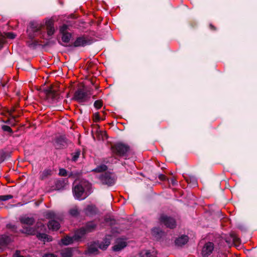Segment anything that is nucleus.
I'll return each instance as SVG.
<instances>
[{
	"instance_id": "obj_1",
	"label": "nucleus",
	"mask_w": 257,
	"mask_h": 257,
	"mask_svg": "<svg viewBox=\"0 0 257 257\" xmlns=\"http://www.w3.org/2000/svg\"><path fill=\"white\" fill-rule=\"evenodd\" d=\"M111 236L106 235L103 241L101 243L98 242H93L91 243L87 249V253L89 254H96L98 253V248L105 249L110 243Z\"/></svg>"
},
{
	"instance_id": "obj_2",
	"label": "nucleus",
	"mask_w": 257,
	"mask_h": 257,
	"mask_svg": "<svg viewBox=\"0 0 257 257\" xmlns=\"http://www.w3.org/2000/svg\"><path fill=\"white\" fill-rule=\"evenodd\" d=\"M89 188V184L85 181H81L79 184L75 185L73 189L75 198L78 200H83L86 198L88 195L86 190Z\"/></svg>"
},
{
	"instance_id": "obj_3",
	"label": "nucleus",
	"mask_w": 257,
	"mask_h": 257,
	"mask_svg": "<svg viewBox=\"0 0 257 257\" xmlns=\"http://www.w3.org/2000/svg\"><path fill=\"white\" fill-rule=\"evenodd\" d=\"M91 95V92L84 88L78 89L74 93V99L79 103L88 101Z\"/></svg>"
},
{
	"instance_id": "obj_4",
	"label": "nucleus",
	"mask_w": 257,
	"mask_h": 257,
	"mask_svg": "<svg viewBox=\"0 0 257 257\" xmlns=\"http://www.w3.org/2000/svg\"><path fill=\"white\" fill-rule=\"evenodd\" d=\"M23 232L29 235L36 234L37 237L39 239L42 240L44 241H51L52 240V238L50 236L45 233H38V231L31 227L24 228Z\"/></svg>"
},
{
	"instance_id": "obj_5",
	"label": "nucleus",
	"mask_w": 257,
	"mask_h": 257,
	"mask_svg": "<svg viewBox=\"0 0 257 257\" xmlns=\"http://www.w3.org/2000/svg\"><path fill=\"white\" fill-rule=\"evenodd\" d=\"M128 150V146L120 143H117L111 147L112 153L119 156H124Z\"/></svg>"
},
{
	"instance_id": "obj_6",
	"label": "nucleus",
	"mask_w": 257,
	"mask_h": 257,
	"mask_svg": "<svg viewBox=\"0 0 257 257\" xmlns=\"http://www.w3.org/2000/svg\"><path fill=\"white\" fill-rule=\"evenodd\" d=\"M99 179L102 183L108 186L112 185L115 181L114 175L110 173H105L101 175Z\"/></svg>"
},
{
	"instance_id": "obj_7",
	"label": "nucleus",
	"mask_w": 257,
	"mask_h": 257,
	"mask_svg": "<svg viewBox=\"0 0 257 257\" xmlns=\"http://www.w3.org/2000/svg\"><path fill=\"white\" fill-rule=\"evenodd\" d=\"M96 227V224L93 222H89L87 223L84 227H82L76 231L75 233L78 231H80L78 233L79 235H81V238L84 235V234L87 232L93 231Z\"/></svg>"
},
{
	"instance_id": "obj_8",
	"label": "nucleus",
	"mask_w": 257,
	"mask_h": 257,
	"mask_svg": "<svg viewBox=\"0 0 257 257\" xmlns=\"http://www.w3.org/2000/svg\"><path fill=\"white\" fill-rule=\"evenodd\" d=\"M160 222L170 228H173L176 226V221L171 217L165 215H162L160 218Z\"/></svg>"
},
{
	"instance_id": "obj_9",
	"label": "nucleus",
	"mask_w": 257,
	"mask_h": 257,
	"mask_svg": "<svg viewBox=\"0 0 257 257\" xmlns=\"http://www.w3.org/2000/svg\"><path fill=\"white\" fill-rule=\"evenodd\" d=\"M41 28L42 25L41 24L37 22H31L28 29V33L29 37L31 38L34 37L35 34H31V32H33L34 33H38L41 30Z\"/></svg>"
},
{
	"instance_id": "obj_10",
	"label": "nucleus",
	"mask_w": 257,
	"mask_h": 257,
	"mask_svg": "<svg viewBox=\"0 0 257 257\" xmlns=\"http://www.w3.org/2000/svg\"><path fill=\"white\" fill-rule=\"evenodd\" d=\"M80 231L75 233L74 236L71 237L67 236L61 239L62 243L64 245H67L72 243L74 241H78L81 238L82 235H79L78 233Z\"/></svg>"
},
{
	"instance_id": "obj_11",
	"label": "nucleus",
	"mask_w": 257,
	"mask_h": 257,
	"mask_svg": "<svg viewBox=\"0 0 257 257\" xmlns=\"http://www.w3.org/2000/svg\"><path fill=\"white\" fill-rule=\"evenodd\" d=\"M214 246V244L211 242L206 243L202 250V255L203 257H207L213 251Z\"/></svg>"
},
{
	"instance_id": "obj_12",
	"label": "nucleus",
	"mask_w": 257,
	"mask_h": 257,
	"mask_svg": "<svg viewBox=\"0 0 257 257\" xmlns=\"http://www.w3.org/2000/svg\"><path fill=\"white\" fill-rule=\"evenodd\" d=\"M91 44V41L86 37H79L74 42L75 47H84Z\"/></svg>"
},
{
	"instance_id": "obj_13",
	"label": "nucleus",
	"mask_w": 257,
	"mask_h": 257,
	"mask_svg": "<svg viewBox=\"0 0 257 257\" xmlns=\"http://www.w3.org/2000/svg\"><path fill=\"white\" fill-rule=\"evenodd\" d=\"M46 26L47 27L48 35L49 36H52L55 32L53 21L51 20H47L46 21Z\"/></svg>"
},
{
	"instance_id": "obj_14",
	"label": "nucleus",
	"mask_w": 257,
	"mask_h": 257,
	"mask_svg": "<svg viewBox=\"0 0 257 257\" xmlns=\"http://www.w3.org/2000/svg\"><path fill=\"white\" fill-rule=\"evenodd\" d=\"M188 241V237L187 235H182L176 239L175 243L178 246H182L186 244Z\"/></svg>"
},
{
	"instance_id": "obj_15",
	"label": "nucleus",
	"mask_w": 257,
	"mask_h": 257,
	"mask_svg": "<svg viewBox=\"0 0 257 257\" xmlns=\"http://www.w3.org/2000/svg\"><path fill=\"white\" fill-rule=\"evenodd\" d=\"M49 229L52 230H57L60 228V223L54 220H50L48 224Z\"/></svg>"
},
{
	"instance_id": "obj_16",
	"label": "nucleus",
	"mask_w": 257,
	"mask_h": 257,
	"mask_svg": "<svg viewBox=\"0 0 257 257\" xmlns=\"http://www.w3.org/2000/svg\"><path fill=\"white\" fill-rule=\"evenodd\" d=\"M20 220L22 223L27 225H32L34 222V219L33 217L27 216L22 217L20 218Z\"/></svg>"
},
{
	"instance_id": "obj_17",
	"label": "nucleus",
	"mask_w": 257,
	"mask_h": 257,
	"mask_svg": "<svg viewBox=\"0 0 257 257\" xmlns=\"http://www.w3.org/2000/svg\"><path fill=\"white\" fill-rule=\"evenodd\" d=\"M140 255L142 257H156V252L148 250H142Z\"/></svg>"
},
{
	"instance_id": "obj_18",
	"label": "nucleus",
	"mask_w": 257,
	"mask_h": 257,
	"mask_svg": "<svg viewBox=\"0 0 257 257\" xmlns=\"http://www.w3.org/2000/svg\"><path fill=\"white\" fill-rule=\"evenodd\" d=\"M11 241V238L7 235H2L0 237V246L2 247L7 245Z\"/></svg>"
},
{
	"instance_id": "obj_19",
	"label": "nucleus",
	"mask_w": 257,
	"mask_h": 257,
	"mask_svg": "<svg viewBox=\"0 0 257 257\" xmlns=\"http://www.w3.org/2000/svg\"><path fill=\"white\" fill-rule=\"evenodd\" d=\"M96 209L94 205H88L85 209V213L87 215H92L96 212Z\"/></svg>"
},
{
	"instance_id": "obj_20",
	"label": "nucleus",
	"mask_w": 257,
	"mask_h": 257,
	"mask_svg": "<svg viewBox=\"0 0 257 257\" xmlns=\"http://www.w3.org/2000/svg\"><path fill=\"white\" fill-rule=\"evenodd\" d=\"M62 257H71L72 256V249L69 248H66L62 249L61 251Z\"/></svg>"
},
{
	"instance_id": "obj_21",
	"label": "nucleus",
	"mask_w": 257,
	"mask_h": 257,
	"mask_svg": "<svg viewBox=\"0 0 257 257\" xmlns=\"http://www.w3.org/2000/svg\"><path fill=\"white\" fill-rule=\"evenodd\" d=\"M126 245L125 241H121L117 243L113 247V249L114 251H119L123 248Z\"/></svg>"
},
{
	"instance_id": "obj_22",
	"label": "nucleus",
	"mask_w": 257,
	"mask_h": 257,
	"mask_svg": "<svg viewBox=\"0 0 257 257\" xmlns=\"http://www.w3.org/2000/svg\"><path fill=\"white\" fill-rule=\"evenodd\" d=\"M15 37H16V35L13 33H11V32L6 33H5L4 35H0V37H2L3 38V39H2V40H4V43L5 41L6 38H8L13 39H14L15 38Z\"/></svg>"
},
{
	"instance_id": "obj_23",
	"label": "nucleus",
	"mask_w": 257,
	"mask_h": 257,
	"mask_svg": "<svg viewBox=\"0 0 257 257\" xmlns=\"http://www.w3.org/2000/svg\"><path fill=\"white\" fill-rule=\"evenodd\" d=\"M62 40L65 43H68L71 37V35L69 33H62Z\"/></svg>"
},
{
	"instance_id": "obj_24",
	"label": "nucleus",
	"mask_w": 257,
	"mask_h": 257,
	"mask_svg": "<svg viewBox=\"0 0 257 257\" xmlns=\"http://www.w3.org/2000/svg\"><path fill=\"white\" fill-rule=\"evenodd\" d=\"M52 171L50 169H45L41 174L40 177L42 179L46 178L48 176L51 175Z\"/></svg>"
},
{
	"instance_id": "obj_25",
	"label": "nucleus",
	"mask_w": 257,
	"mask_h": 257,
	"mask_svg": "<svg viewBox=\"0 0 257 257\" xmlns=\"http://www.w3.org/2000/svg\"><path fill=\"white\" fill-rule=\"evenodd\" d=\"M107 169V166L102 164L97 167L95 169L93 170V171L97 172H101L106 171Z\"/></svg>"
},
{
	"instance_id": "obj_26",
	"label": "nucleus",
	"mask_w": 257,
	"mask_h": 257,
	"mask_svg": "<svg viewBox=\"0 0 257 257\" xmlns=\"http://www.w3.org/2000/svg\"><path fill=\"white\" fill-rule=\"evenodd\" d=\"M45 216L47 218H54L56 217V214L54 212L52 211H49L45 213Z\"/></svg>"
},
{
	"instance_id": "obj_27",
	"label": "nucleus",
	"mask_w": 257,
	"mask_h": 257,
	"mask_svg": "<svg viewBox=\"0 0 257 257\" xmlns=\"http://www.w3.org/2000/svg\"><path fill=\"white\" fill-rule=\"evenodd\" d=\"M70 214L73 216H76L79 214L78 209L77 207H74L71 209L69 211Z\"/></svg>"
},
{
	"instance_id": "obj_28",
	"label": "nucleus",
	"mask_w": 257,
	"mask_h": 257,
	"mask_svg": "<svg viewBox=\"0 0 257 257\" xmlns=\"http://www.w3.org/2000/svg\"><path fill=\"white\" fill-rule=\"evenodd\" d=\"M152 234L156 237L157 236H160V234L162 233L161 230L159 228H157V227L154 228L152 229Z\"/></svg>"
},
{
	"instance_id": "obj_29",
	"label": "nucleus",
	"mask_w": 257,
	"mask_h": 257,
	"mask_svg": "<svg viewBox=\"0 0 257 257\" xmlns=\"http://www.w3.org/2000/svg\"><path fill=\"white\" fill-rule=\"evenodd\" d=\"M13 196L11 195H6L0 196V201H5L12 199Z\"/></svg>"
},
{
	"instance_id": "obj_30",
	"label": "nucleus",
	"mask_w": 257,
	"mask_h": 257,
	"mask_svg": "<svg viewBox=\"0 0 257 257\" xmlns=\"http://www.w3.org/2000/svg\"><path fill=\"white\" fill-rule=\"evenodd\" d=\"M232 241L234 243H239L240 239L238 236L234 233L230 234Z\"/></svg>"
},
{
	"instance_id": "obj_31",
	"label": "nucleus",
	"mask_w": 257,
	"mask_h": 257,
	"mask_svg": "<svg viewBox=\"0 0 257 257\" xmlns=\"http://www.w3.org/2000/svg\"><path fill=\"white\" fill-rule=\"evenodd\" d=\"M80 155V152L79 151H77L75 152V153H74L72 154V160L74 162L77 161V160L79 158Z\"/></svg>"
},
{
	"instance_id": "obj_32",
	"label": "nucleus",
	"mask_w": 257,
	"mask_h": 257,
	"mask_svg": "<svg viewBox=\"0 0 257 257\" xmlns=\"http://www.w3.org/2000/svg\"><path fill=\"white\" fill-rule=\"evenodd\" d=\"M102 105V102L101 100H96L94 103V107L97 109H99Z\"/></svg>"
},
{
	"instance_id": "obj_33",
	"label": "nucleus",
	"mask_w": 257,
	"mask_h": 257,
	"mask_svg": "<svg viewBox=\"0 0 257 257\" xmlns=\"http://www.w3.org/2000/svg\"><path fill=\"white\" fill-rule=\"evenodd\" d=\"M2 129L4 131L10 133H12V132H13L11 128L8 125H4L2 126Z\"/></svg>"
},
{
	"instance_id": "obj_34",
	"label": "nucleus",
	"mask_w": 257,
	"mask_h": 257,
	"mask_svg": "<svg viewBox=\"0 0 257 257\" xmlns=\"http://www.w3.org/2000/svg\"><path fill=\"white\" fill-rule=\"evenodd\" d=\"M14 257H30L24 255L20 251L17 250L14 254Z\"/></svg>"
},
{
	"instance_id": "obj_35",
	"label": "nucleus",
	"mask_w": 257,
	"mask_h": 257,
	"mask_svg": "<svg viewBox=\"0 0 257 257\" xmlns=\"http://www.w3.org/2000/svg\"><path fill=\"white\" fill-rule=\"evenodd\" d=\"M59 174L62 176H66L67 175V171L64 169H60L59 170Z\"/></svg>"
},
{
	"instance_id": "obj_36",
	"label": "nucleus",
	"mask_w": 257,
	"mask_h": 257,
	"mask_svg": "<svg viewBox=\"0 0 257 257\" xmlns=\"http://www.w3.org/2000/svg\"><path fill=\"white\" fill-rule=\"evenodd\" d=\"M67 29V26L66 25H64L60 28V31L61 33H65V31Z\"/></svg>"
},
{
	"instance_id": "obj_37",
	"label": "nucleus",
	"mask_w": 257,
	"mask_h": 257,
	"mask_svg": "<svg viewBox=\"0 0 257 257\" xmlns=\"http://www.w3.org/2000/svg\"><path fill=\"white\" fill-rule=\"evenodd\" d=\"M94 119L96 121H98L100 120V117H99L98 113H95L94 114Z\"/></svg>"
},
{
	"instance_id": "obj_38",
	"label": "nucleus",
	"mask_w": 257,
	"mask_h": 257,
	"mask_svg": "<svg viewBox=\"0 0 257 257\" xmlns=\"http://www.w3.org/2000/svg\"><path fill=\"white\" fill-rule=\"evenodd\" d=\"M171 183L173 186H175L177 184V181L175 179H171L170 180Z\"/></svg>"
},
{
	"instance_id": "obj_39",
	"label": "nucleus",
	"mask_w": 257,
	"mask_h": 257,
	"mask_svg": "<svg viewBox=\"0 0 257 257\" xmlns=\"http://www.w3.org/2000/svg\"><path fill=\"white\" fill-rule=\"evenodd\" d=\"M159 178L161 180H165L166 179V176L164 175L160 174L159 176Z\"/></svg>"
},
{
	"instance_id": "obj_40",
	"label": "nucleus",
	"mask_w": 257,
	"mask_h": 257,
	"mask_svg": "<svg viewBox=\"0 0 257 257\" xmlns=\"http://www.w3.org/2000/svg\"><path fill=\"white\" fill-rule=\"evenodd\" d=\"M43 257H56V256L52 253H49L45 254Z\"/></svg>"
},
{
	"instance_id": "obj_41",
	"label": "nucleus",
	"mask_w": 257,
	"mask_h": 257,
	"mask_svg": "<svg viewBox=\"0 0 257 257\" xmlns=\"http://www.w3.org/2000/svg\"><path fill=\"white\" fill-rule=\"evenodd\" d=\"M216 257H226L225 254H218Z\"/></svg>"
},
{
	"instance_id": "obj_42",
	"label": "nucleus",
	"mask_w": 257,
	"mask_h": 257,
	"mask_svg": "<svg viewBox=\"0 0 257 257\" xmlns=\"http://www.w3.org/2000/svg\"><path fill=\"white\" fill-rule=\"evenodd\" d=\"M2 39H3L2 37H0V45L4 43V40Z\"/></svg>"
},
{
	"instance_id": "obj_43",
	"label": "nucleus",
	"mask_w": 257,
	"mask_h": 257,
	"mask_svg": "<svg viewBox=\"0 0 257 257\" xmlns=\"http://www.w3.org/2000/svg\"><path fill=\"white\" fill-rule=\"evenodd\" d=\"M40 227H41L43 228V227H44V226H43L42 224H40Z\"/></svg>"
}]
</instances>
